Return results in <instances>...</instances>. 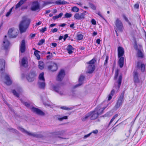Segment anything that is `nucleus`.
<instances>
[{
    "instance_id": "f257e3e1",
    "label": "nucleus",
    "mask_w": 146,
    "mask_h": 146,
    "mask_svg": "<svg viewBox=\"0 0 146 146\" xmlns=\"http://www.w3.org/2000/svg\"><path fill=\"white\" fill-rule=\"evenodd\" d=\"M31 22V20L26 16H23L22 20L19 25V28L21 33H24L28 29Z\"/></svg>"
},
{
    "instance_id": "f03ea898",
    "label": "nucleus",
    "mask_w": 146,
    "mask_h": 146,
    "mask_svg": "<svg viewBox=\"0 0 146 146\" xmlns=\"http://www.w3.org/2000/svg\"><path fill=\"white\" fill-rule=\"evenodd\" d=\"M106 108V107L100 108V107L98 106L94 111L89 112L90 119L93 120L97 118L99 115L103 113V111Z\"/></svg>"
},
{
    "instance_id": "7ed1b4c3",
    "label": "nucleus",
    "mask_w": 146,
    "mask_h": 146,
    "mask_svg": "<svg viewBox=\"0 0 146 146\" xmlns=\"http://www.w3.org/2000/svg\"><path fill=\"white\" fill-rule=\"evenodd\" d=\"M24 104L27 107L30 108L32 111L36 114L41 115H44V113L41 110L38 108L34 107H30V104L28 102H25L24 103Z\"/></svg>"
},
{
    "instance_id": "20e7f679",
    "label": "nucleus",
    "mask_w": 146,
    "mask_h": 146,
    "mask_svg": "<svg viewBox=\"0 0 146 146\" xmlns=\"http://www.w3.org/2000/svg\"><path fill=\"white\" fill-rule=\"evenodd\" d=\"M18 129L21 130V131H22L23 132L25 133H27L28 135L33 136V137L37 138H42L43 137V136L41 134H36V133H31L29 132H28L26 130H25V129H24L23 128L20 127H18Z\"/></svg>"
},
{
    "instance_id": "39448f33",
    "label": "nucleus",
    "mask_w": 146,
    "mask_h": 146,
    "mask_svg": "<svg viewBox=\"0 0 146 146\" xmlns=\"http://www.w3.org/2000/svg\"><path fill=\"white\" fill-rule=\"evenodd\" d=\"M115 24L116 27V30L119 31L121 32H122L123 27L121 21L118 19H117L115 21Z\"/></svg>"
},
{
    "instance_id": "423d86ee",
    "label": "nucleus",
    "mask_w": 146,
    "mask_h": 146,
    "mask_svg": "<svg viewBox=\"0 0 146 146\" xmlns=\"http://www.w3.org/2000/svg\"><path fill=\"white\" fill-rule=\"evenodd\" d=\"M36 76L35 72L31 71L26 76V78L29 82H32L35 80Z\"/></svg>"
},
{
    "instance_id": "0eeeda50",
    "label": "nucleus",
    "mask_w": 146,
    "mask_h": 146,
    "mask_svg": "<svg viewBox=\"0 0 146 146\" xmlns=\"http://www.w3.org/2000/svg\"><path fill=\"white\" fill-rule=\"evenodd\" d=\"M124 93H122L121 94L120 96L118 99L117 102L115 106V107L116 108H119L122 105L124 101Z\"/></svg>"
},
{
    "instance_id": "6e6552de",
    "label": "nucleus",
    "mask_w": 146,
    "mask_h": 146,
    "mask_svg": "<svg viewBox=\"0 0 146 146\" xmlns=\"http://www.w3.org/2000/svg\"><path fill=\"white\" fill-rule=\"evenodd\" d=\"M40 8V4L38 1H35L32 2L31 7V9L32 11H35L39 10Z\"/></svg>"
},
{
    "instance_id": "1a4fd4ad",
    "label": "nucleus",
    "mask_w": 146,
    "mask_h": 146,
    "mask_svg": "<svg viewBox=\"0 0 146 146\" xmlns=\"http://www.w3.org/2000/svg\"><path fill=\"white\" fill-rule=\"evenodd\" d=\"M86 11H84L83 13H76L74 16V18L76 20H79L83 19L85 18Z\"/></svg>"
},
{
    "instance_id": "9d476101",
    "label": "nucleus",
    "mask_w": 146,
    "mask_h": 146,
    "mask_svg": "<svg viewBox=\"0 0 146 146\" xmlns=\"http://www.w3.org/2000/svg\"><path fill=\"white\" fill-rule=\"evenodd\" d=\"M53 88L55 92L60 95H64L65 94L64 90L61 89L60 86L58 84L53 86Z\"/></svg>"
},
{
    "instance_id": "9b49d317",
    "label": "nucleus",
    "mask_w": 146,
    "mask_h": 146,
    "mask_svg": "<svg viewBox=\"0 0 146 146\" xmlns=\"http://www.w3.org/2000/svg\"><path fill=\"white\" fill-rule=\"evenodd\" d=\"M7 36L6 35L5 36V38L3 42L2 47L3 49L5 50H7L9 49V45H10V43L9 41L6 39Z\"/></svg>"
},
{
    "instance_id": "f8f14e48",
    "label": "nucleus",
    "mask_w": 146,
    "mask_h": 146,
    "mask_svg": "<svg viewBox=\"0 0 146 146\" xmlns=\"http://www.w3.org/2000/svg\"><path fill=\"white\" fill-rule=\"evenodd\" d=\"M65 75V72L64 70H61L58 75L56 79L59 81H61Z\"/></svg>"
},
{
    "instance_id": "ddd939ff",
    "label": "nucleus",
    "mask_w": 146,
    "mask_h": 146,
    "mask_svg": "<svg viewBox=\"0 0 146 146\" xmlns=\"http://www.w3.org/2000/svg\"><path fill=\"white\" fill-rule=\"evenodd\" d=\"M95 69L94 64L89 65L87 68L86 73L91 74L93 72Z\"/></svg>"
},
{
    "instance_id": "4468645a",
    "label": "nucleus",
    "mask_w": 146,
    "mask_h": 146,
    "mask_svg": "<svg viewBox=\"0 0 146 146\" xmlns=\"http://www.w3.org/2000/svg\"><path fill=\"white\" fill-rule=\"evenodd\" d=\"M133 80L135 83H138L140 82L139 76V73L137 71H134L133 72Z\"/></svg>"
},
{
    "instance_id": "2eb2a0df",
    "label": "nucleus",
    "mask_w": 146,
    "mask_h": 146,
    "mask_svg": "<svg viewBox=\"0 0 146 146\" xmlns=\"http://www.w3.org/2000/svg\"><path fill=\"white\" fill-rule=\"evenodd\" d=\"M48 68L49 70L52 71H56L58 68L57 64L54 63H52L51 65L48 66Z\"/></svg>"
},
{
    "instance_id": "dca6fc26",
    "label": "nucleus",
    "mask_w": 146,
    "mask_h": 146,
    "mask_svg": "<svg viewBox=\"0 0 146 146\" xmlns=\"http://www.w3.org/2000/svg\"><path fill=\"white\" fill-rule=\"evenodd\" d=\"M124 51L123 48L121 46L118 48V55L119 58L122 57L124 54Z\"/></svg>"
},
{
    "instance_id": "f3484780",
    "label": "nucleus",
    "mask_w": 146,
    "mask_h": 146,
    "mask_svg": "<svg viewBox=\"0 0 146 146\" xmlns=\"http://www.w3.org/2000/svg\"><path fill=\"white\" fill-rule=\"evenodd\" d=\"M134 48L137 51L139 50L141 51L143 50L142 45L141 44H139L138 45H137L136 42H135V43Z\"/></svg>"
},
{
    "instance_id": "a211bd4d",
    "label": "nucleus",
    "mask_w": 146,
    "mask_h": 146,
    "mask_svg": "<svg viewBox=\"0 0 146 146\" xmlns=\"http://www.w3.org/2000/svg\"><path fill=\"white\" fill-rule=\"evenodd\" d=\"M25 43L24 40H22L20 44V51L21 53H23L25 52Z\"/></svg>"
},
{
    "instance_id": "6ab92c4d",
    "label": "nucleus",
    "mask_w": 146,
    "mask_h": 146,
    "mask_svg": "<svg viewBox=\"0 0 146 146\" xmlns=\"http://www.w3.org/2000/svg\"><path fill=\"white\" fill-rule=\"evenodd\" d=\"M137 67L140 69L142 72H144L145 70V66L143 64H142L140 62H138L137 63Z\"/></svg>"
},
{
    "instance_id": "aec40b11",
    "label": "nucleus",
    "mask_w": 146,
    "mask_h": 146,
    "mask_svg": "<svg viewBox=\"0 0 146 146\" xmlns=\"http://www.w3.org/2000/svg\"><path fill=\"white\" fill-rule=\"evenodd\" d=\"M28 62L25 58H23L21 60V62L20 63L21 66L26 68L28 67Z\"/></svg>"
},
{
    "instance_id": "412c9836",
    "label": "nucleus",
    "mask_w": 146,
    "mask_h": 146,
    "mask_svg": "<svg viewBox=\"0 0 146 146\" xmlns=\"http://www.w3.org/2000/svg\"><path fill=\"white\" fill-rule=\"evenodd\" d=\"M84 78V77L82 75L80 76L79 79V83L78 84H77L74 86V88H75L78 86H81L82 84V81H83Z\"/></svg>"
},
{
    "instance_id": "4be33fe9",
    "label": "nucleus",
    "mask_w": 146,
    "mask_h": 146,
    "mask_svg": "<svg viewBox=\"0 0 146 146\" xmlns=\"http://www.w3.org/2000/svg\"><path fill=\"white\" fill-rule=\"evenodd\" d=\"M38 87L42 89H44L45 86V81H38Z\"/></svg>"
},
{
    "instance_id": "5701e85b",
    "label": "nucleus",
    "mask_w": 146,
    "mask_h": 146,
    "mask_svg": "<svg viewBox=\"0 0 146 146\" xmlns=\"http://www.w3.org/2000/svg\"><path fill=\"white\" fill-rule=\"evenodd\" d=\"M5 78L6 80L5 84L8 85H10L12 83V81H11L9 76L7 74L6 75Z\"/></svg>"
},
{
    "instance_id": "b1692460",
    "label": "nucleus",
    "mask_w": 146,
    "mask_h": 146,
    "mask_svg": "<svg viewBox=\"0 0 146 146\" xmlns=\"http://www.w3.org/2000/svg\"><path fill=\"white\" fill-rule=\"evenodd\" d=\"M5 60L2 59H0V71H3L5 68Z\"/></svg>"
},
{
    "instance_id": "393cba45",
    "label": "nucleus",
    "mask_w": 146,
    "mask_h": 146,
    "mask_svg": "<svg viewBox=\"0 0 146 146\" xmlns=\"http://www.w3.org/2000/svg\"><path fill=\"white\" fill-rule=\"evenodd\" d=\"M119 58L118 61V64L119 67L120 68H122L124 65V58L123 57H121Z\"/></svg>"
},
{
    "instance_id": "a878e982",
    "label": "nucleus",
    "mask_w": 146,
    "mask_h": 146,
    "mask_svg": "<svg viewBox=\"0 0 146 146\" xmlns=\"http://www.w3.org/2000/svg\"><path fill=\"white\" fill-rule=\"evenodd\" d=\"M55 117L56 119L60 121H62L64 119H67L68 118L67 116H64L62 117H61L60 115H55Z\"/></svg>"
},
{
    "instance_id": "bb28decb",
    "label": "nucleus",
    "mask_w": 146,
    "mask_h": 146,
    "mask_svg": "<svg viewBox=\"0 0 146 146\" xmlns=\"http://www.w3.org/2000/svg\"><path fill=\"white\" fill-rule=\"evenodd\" d=\"M13 31V29L12 28L10 29L8 32V35L11 38H15L17 35V34L16 33V34L15 35H11V33Z\"/></svg>"
},
{
    "instance_id": "cd10ccee",
    "label": "nucleus",
    "mask_w": 146,
    "mask_h": 146,
    "mask_svg": "<svg viewBox=\"0 0 146 146\" xmlns=\"http://www.w3.org/2000/svg\"><path fill=\"white\" fill-rule=\"evenodd\" d=\"M143 50L137 51V56L138 57L142 58L144 57Z\"/></svg>"
},
{
    "instance_id": "c85d7f7f",
    "label": "nucleus",
    "mask_w": 146,
    "mask_h": 146,
    "mask_svg": "<svg viewBox=\"0 0 146 146\" xmlns=\"http://www.w3.org/2000/svg\"><path fill=\"white\" fill-rule=\"evenodd\" d=\"M90 114L88 112L85 115L82 117L81 118V120L83 121H86L89 118H90Z\"/></svg>"
},
{
    "instance_id": "c756f323",
    "label": "nucleus",
    "mask_w": 146,
    "mask_h": 146,
    "mask_svg": "<svg viewBox=\"0 0 146 146\" xmlns=\"http://www.w3.org/2000/svg\"><path fill=\"white\" fill-rule=\"evenodd\" d=\"M66 49L69 54H71L73 52L72 50H73L74 48L70 45H69L67 47Z\"/></svg>"
},
{
    "instance_id": "7c9ffc66",
    "label": "nucleus",
    "mask_w": 146,
    "mask_h": 146,
    "mask_svg": "<svg viewBox=\"0 0 146 146\" xmlns=\"http://www.w3.org/2000/svg\"><path fill=\"white\" fill-rule=\"evenodd\" d=\"M44 75L43 72H42L40 74L38 77L39 80L38 81H45Z\"/></svg>"
},
{
    "instance_id": "2f4dec72",
    "label": "nucleus",
    "mask_w": 146,
    "mask_h": 146,
    "mask_svg": "<svg viewBox=\"0 0 146 146\" xmlns=\"http://www.w3.org/2000/svg\"><path fill=\"white\" fill-rule=\"evenodd\" d=\"M38 66L40 69H43L44 67V62L41 61H39L38 62Z\"/></svg>"
},
{
    "instance_id": "473e14b6",
    "label": "nucleus",
    "mask_w": 146,
    "mask_h": 146,
    "mask_svg": "<svg viewBox=\"0 0 146 146\" xmlns=\"http://www.w3.org/2000/svg\"><path fill=\"white\" fill-rule=\"evenodd\" d=\"M67 3L66 2L63 0H58L55 2V3L57 5L64 4Z\"/></svg>"
},
{
    "instance_id": "72a5a7b5",
    "label": "nucleus",
    "mask_w": 146,
    "mask_h": 146,
    "mask_svg": "<svg viewBox=\"0 0 146 146\" xmlns=\"http://www.w3.org/2000/svg\"><path fill=\"white\" fill-rule=\"evenodd\" d=\"M21 90V88H20L19 91L18 92H16V91H15V90H13L12 91V92L13 94L14 95H15V96H16V97H19V93H20Z\"/></svg>"
},
{
    "instance_id": "f704fd0d",
    "label": "nucleus",
    "mask_w": 146,
    "mask_h": 146,
    "mask_svg": "<svg viewBox=\"0 0 146 146\" xmlns=\"http://www.w3.org/2000/svg\"><path fill=\"white\" fill-rule=\"evenodd\" d=\"M40 52V51L36 50L34 52V54L37 57L38 60H39L40 59V55L38 54V53Z\"/></svg>"
},
{
    "instance_id": "c9c22d12",
    "label": "nucleus",
    "mask_w": 146,
    "mask_h": 146,
    "mask_svg": "<svg viewBox=\"0 0 146 146\" xmlns=\"http://www.w3.org/2000/svg\"><path fill=\"white\" fill-rule=\"evenodd\" d=\"M122 78V77L121 76H119V78L117 81L118 84V86L119 88L120 87L121 83Z\"/></svg>"
},
{
    "instance_id": "e433bc0d",
    "label": "nucleus",
    "mask_w": 146,
    "mask_h": 146,
    "mask_svg": "<svg viewBox=\"0 0 146 146\" xmlns=\"http://www.w3.org/2000/svg\"><path fill=\"white\" fill-rule=\"evenodd\" d=\"M61 109H63L66 110H72L73 109V107L69 108L66 106H62L60 107Z\"/></svg>"
},
{
    "instance_id": "4c0bfd02",
    "label": "nucleus",
    "mask_w": 146,
    "mask_h": 146,
    "mask_svg": "<svg viewBox=\"0 0 146 146\" xmlns=\"http://www.w3.org/2000/svg\"><path fill=\"white\" fill-rule=\"evenodd\" d=\"M79 10V8L76 6H74L72 8L71 11L73 12H77Z\"/></svg>"
},
{
    "instance_id": "58836bf2",
    "label": "nucleus",
    "mask_w": 146,
    "mask_h": 146,
    "mask_svg": "<svg viewBox=\"0 0 146 146\" xmlns=\"http://www.w3.org/2000/svg\"><path fill=\"white\" fill-rule=\"evenodd\" d=\"M63 15V13H60L58 15L53 16V18L54 20H56L59 18H60Z\"/></svg>"
},
{
    "instance_id": "ea45409f",
    "label": "nucleus",
    "mask_w": 146,
    "mask_h": 146,
    "mask_svg": "<svg viewBox=\"0 0 146 146\" xmlns=\"http://www.w3.org/2000/svg\"><path fill=\"white\" fill-rule=\"evenodd\" d=\"M89 6L92 9L94 10H96V8L95 6L93 4L90 3H89Z\"/></svg>"
},
{
    "instance_id": "a19ab883",
    "label": "nucleus",
    "mask_w": 146,
    "mask_h": 146,
    "mask_svg": "<svg viewBox=\"0 0 146 146\" xmlns=\"http://www.w3.org/2000/svg\"><path fill=\"white\" fill-rule=\"evenodd\" d=\"M72 16V15L71 13H67L64 15V18H69L71 17Z\"/></svg>"
},
{
    "instance_id": "79ce46f5",
    "label": "nucleus",
    "mask_w": 146,
    "mask_h": 146,
    "mask_svg": "<svg viewBox=\"0 0 146 146\" xmlns=\"http://www.w3.org/2000/svg\"><path fill=\"white\" fill-rule=\"evenodd\" d=\"M45 42V40L44 39H42L40 40L38 42V43L37 44L38 45H41L42 44Z\"/></svg>"
},
{
    "instance_id": "37998d69",
    "label": "nucleus",
    "mask_w": 146,
    "mask_h": 146,
    "mask_svg": "<svg viewBox=\"0 0 146 146\" xmlns=\"http://www.w3.org/2000/svg\"><path fill=\"white\" fill-rule=\"evenodd\" d=\"M13 8V7H12L11 9H9V11L7 12V13L6 15V17H8L11 14V12L12 11Z\"/></svg>"
},
{
    "instance_id": "c03bdc74",
    "label": "nucleus",
    "mask_w": 146,
    "mask_h": 146,
    "mask_svg": "<svg viewBox=\"0 0 146 146\" xmlns=\"http://www.w3.org/2000/svg\"><path fill=\"white\" fill-rule=\"evenodd\" d=\"M95 62L96 60L95 59H93L89 61L88 64H89V65L94 64L95 63Z\"/></svg>"
},
{
    "instance_id": "a18cd8bd",
    "label": "nucleus",
    "mask_w": 146,
    "mask_h": 146,
    "mask_svg": "<svg viewBox=\"0 0 146 146\" xmlns=\"http://www.w3.org/2000/svg\"><path fill=\"white\" fill-rule=\"evenodd\" d=\"M77 38L78 40H82L83 38V36L82 34L78 35L77 36Z\"/></svg>"
},
{
    "instance_id": "49530a36",
    "label": "nucleus",
    "mask_w": 146,
    "mask_h": 146,
    "mask_svg": "<svg viewBox=\"0 0 146 146\" xmlns=\"http://www.w3.org/2000/svg\"><path fill=\"white\" fill-rule=\"evenodd\" d=\"M46 30V28L45 27L44 28H42V29L40 30V32L41 33H44Z\"/></svg>"
},
{
    "instance_id": "de8ad7c7",
    "label": "nucleus",
    "mask_w": 146,
    "mask_h": 146,
    "mask_svg": "<svg viewBox=\"0 0 146 146\" xmlns=\"http://www.w3.org/2000/svg\"><path fill=\"white\" fill-rule=\"evenodd\" d=\"M52 57V54L51 53L46 56V58L47 60L50 59Z\"/></svg>"
},
{
    "instance_id": "09e8293b",
    "label": "nucleus",
    "mask_w": 146,
    "mask_h": 146,
    "mask_svg": "<svg viewBox=\"0 0 146 146\" xmlns=\"http://www.w3.org/2000/svg\"><path fill=\"white\" fill-rule=\"evenodd\" d=\"M123 19L125 20V21L127 22H129V21L127 19V18L126 17L125 15H123Z\"/></svg>"
},
{
    "instance_id": "8fccbe9b",
    "label": "nucleus",
    "mask_w": 146,
    "mask_h": 146,
    "mask_svg": "<svg viewBox=\"0 0 146 146\" xmlns=\"http://www.w3.org/2000/svg\"><path fill=\"white\" fill-rule=\"evenodd\" d=\"M58 31V29L57 28H54V29H52L50 32H52V33H54L55 32H57Z\"/></svg>"
},
{
    "instance_id": "3c124183",
    "label": "nucleus",
    "mask_w": 146,
    "mask_h": 146,
    "mask_svg": "<svg viewBox=\"0 0 146 146\" xmlns=\"http://www.w3.org/2000/svg\"><path fill=\"white\" fill-rule=\"evenodd\" d=\"M91 22L92 24L93 25H95L96 24V21L94 19H93L92 20Z\"/></svg>"
},
{
    "instance_id": "603ef678",
    "label": "nucleus",
    "mask_w": 146,
    "mask_h": 146,
    "mask_svg": "<svg viewBox=\"0 0 146 146\" xmlns=\"http://www.w3.org/2000/svg\"><path fill=\"white\" fill-rule=\"evenodd\" d=\"M10 130L13 132L17 133V131L16 130L13 128H10Z\"/></svg>"
},
{
    "instance_id": "864d4df0",
    "label": "nucleus",
    "mask_w": 146,
    "mask_h": 146,
    "mask_svg": "<svg viewBox=\"0 0 146 146\" xmlns=\"http://www.w3.org/2000/svg\"><path fill=\"white\" fill-rule=\"evenodd\" d=\"M108 56H106V60L104 62V65L108 63Z\"/></svg>"
},
{
    "instance_id": "5fc2aeb1",
    "label": "nucleus",
    "mask_w": 146,
    "mask_h": 146,
    "mask_svg": "<svg viewBox=\"0 0 146 146\" xmlns=\"http://www.w3.org/2000/svg\"><path fill=\"white\" fill-rule=\"evenodd\" d=\"M92 133H89L88 134L85 135L84 136V138H86L89 137L90 135Z\"/></svg>"
},
{
    "instance_id": "6e6d98bb",
    "label": "nucleus",
    "mask_w": 146,
    "mask_h": 146,
    "mask_svg": "<svg viewBox=\"0 0 146 146\" xmlns=\"http://www.w3.org/2000/svg\"><path fill=\"white\" fill-rule=\"evenodd\" d=\"M134 7L135 8L138 9L139 8V5L137 3L135 4L134 5Z\"/></svg>"
},
{
    "instance_id": "4d7b16f0",
    "label": "nucleus",
    "mask_w": 146,
    "mask_h": 146,
    "mask_svg": "<svg viewBox=\"0 0 146 146\" xmlns=\"http://www.w3.org/2000/svg\"><path fill=\"white\" fill-rule=\"evenodd\" d=\"M118 76V73L117 72H115V74L114 79H116Z\"/></svg>"
},
{
    "instance_id": "13d9d810",
    "label": "nucleus",
    "mask_w": 146,
    "mask_h": 146,
    "mask_svg": "<svg viewBox=\"0 0 146 146\" xmlns=\"http://www.w3.org/2000/svg\"><path fill=\"white\" fill-rule=\"evenodd\" d=\"M114 120V119L112 117V118L111 120L110 121L109 123L108 126H109L110 125L111 123Z\"/></svg>"
},
{
    "instance_id": "bf43d9fd",
    "label": "nucleus",
    "mask_w": 146,
    "mask_h": 146,
    "mask_svg": "<svg viewBox=\"0 0 146 146\" xmlns=\"http://www.w3.org/2000/svg\"><path fill=\"white\" fill-rule=\"evenodd\" d=\"M68 37V35L67 34H65L64 36L63 39L64 41H65L66 38Z\"/></svg>"
},
{
    "instance_id": "052dcab7",
    "label": "nucleus",
    "mask_w": 146,
    "mask_h": 146,
    "mask_svg": "<svg viewBox=\"0 0 146 146\" xmlns=\"http://www.w3.org/2000/svg\"><path fill=\"white\" fill-rule=\"evenodd\" d=\"M52 46L54 47H55L56 46L57 44L56 43L53 42L51 44Z\"/></svg>"
},
{
    "instance_id": "680f3d73",
    "label": "nucleus",
    "mask_w": 146,
    "mask_h": 146,
    "mask_svg": "<svg viewBox=\"0 0 146 146\" xmlns=\"http://www.w3.org/2000/svg\"><path fill=\"white\" fill-rule=\"evenodd\" d=\"M114 93H115L114 90L113 89L111 90V93L110 94V95H111L113 96V94H114Z\"/></svg>"
},
{
    "instance_id": "e2e57ef3",
    "label": "nucleus",
    "mask_w": 146,
    "mask_h": 146,
    "mask_svg": "<svg viewBox=\"0 0 146 146\" xmlns=\"http://www.w3.org/2000/svg\"><path fill=\"white\" fill-rule=\"evenodd\" d=\"M100 41H101V40L100 39H98L96 40V43L98 44H100Z\"/></svg>"
},
{
    "instance_id": "0e129e2a",
    "label": "nucleus",
    "mask_w": 146,
    "mask_h": 146,
    "mask_svg": "<svg viewBox=\"0 0 146 146\" xmlns=\"http://www.w3.org/2000/svg\"><path fill=\"white\" fill-rule=\"evenodd\" d=\"M98 132V131L97 130H94L92 131V133H94L95 134H97Z\"/></svg>"
},
{
    "instance_id": "69168bd1",
    "label": "nucleus",
    "mask_w": 146,
    "mask_h": 146,
    "mask_svg": "<svg viewBox=\"0 0 146 146\" xmlns=\"http://www.w3.org/2000/svg\"><path fill=\"white\" fill-rule=\"evenodd\" d=\"M54 135H60L61 134L60 133V132H57L54 133Z\"/></svg>"
},
{
    "instance_id": "338daca9",
    "label": "nucleus",
    "mask_w": 146,
    "mask_h": 146,
    "mask_svg": "<svg viewBox=\"0 0 146 146\" xmlns=\"http://www.w3.org/2000/svg\"><path fill=\"white\" fill-rule=\"evenodd\" d=\"M112 96H111L110 94L109 95L108 98V101H110L112 98Z\"/></svg>"
},
{
    "instance_id": "774afa93",
    "label": "nucleus",
    "mask_w": 146,
    "mask_h": 146,
    "mask_svg": "<svg viewBox=\"0 0 146 146\" xmlns=\"http://www.w3.org/2000/svg\"><path fill=\"white\" fill-rule=\"evenodd\" d=\"M118 116V114H116L113 117L114 119H115V118H117V117Z\"/></svg>"
}]
</instances>
